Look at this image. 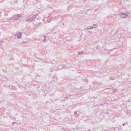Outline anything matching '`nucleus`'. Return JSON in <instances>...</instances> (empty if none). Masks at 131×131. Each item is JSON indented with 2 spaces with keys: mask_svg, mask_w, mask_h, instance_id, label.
Instances as JSON below:
<instances>
[{
  "mask_svg": "<svg viewBox=\"0 0 131 131\" xmlns=\"http://www.w3.org/2000/svg\"><path fill=\"white\" fill-rule=\"evenodd\" d=\"M63 106H64V105H63Z\"/></svg>",
  "mask_w": 131,
  "mask_h": 131,
  "instance_id": "nucleus-29",
  "label": "nucleus"
},
{
  "mask_svg": "<svg viewBox=\"0 0 131 131\" xmlns=\"http://www.w3.org/2000/svg\"><path fill=\"white\" fill-rule=\"evenodd\" d=\"M108 50H107V49L105 50V49H104L101 51V54H102V55H103L104 54H105L106 53V52H107L106 51Z\"/></svg>",
  "mask_w": 131,
  "mask_h": 131,
  "instance_id": "nucleus-4",
  "label": "nucleus"
},
{
  "mask_svg": "<svg viewBox=\"0 0 131 131\" xmlns=\"http://www.w3.org/2000/svg\"><path fill=\"white\" fill-rule=\"evenodd\" d=\"M21 17L22 16L21 14L15 15L13 17L12 19L13 20L19 19V18Z\"/></svg>",
  "mask_w": 131,
  "mask_h": 131,
  "instance_id": "nucleus-1",
  "label": "nucleus"
},
{
  "mask_svg": "<svg viewBox=\"0 0 131 131\" xmlns=\"http://www.w3.org/2000/svg\"><path fill=\"white\" fill-rule=\"evenodd\" d=\"M90 28H89V26L88 27H87V28L86 29H85L84 30H88V29H89Z\"/></svg>",
  "mask_w": 131,
  "mask_h": 131,
  "instance_id": "nucleus-14",
  "label": "nucleus"
},
{
  "mask_svg": "<svg viewBox=\"0 0 131 131\" xmlns=\"http://www.w3.org/2000/svg\"><path fill=\"white\" fill-rule=\"evenodd\" d=\"M96 48L97 49H98V47H96Z\"/></svg>",
  "mask_w": 131,
  "mask_h": 131,
  "instance_id": "nucleus-23",
  "label": "nucleus"
},
{
  "mask_svg": "<svg viewBox=\"0 0 131 131\" xmlns=\"http://www.w3.org/2000/svg\"><path fill=\"white\" fill-rule=\"evenodd\" d=\"M58 26H57V25L53 27V29H56Z\"/></svg>",
  "mask_w": 131,
  "mask_h": 131,
  "instance_id": "nucleus-13",
  "label": "nucleus"
},
{
  "mask_svg": "<svg viewBox=\"0 0 131 131\" xmlns=\"http://www.w3.org/2000/svg\"><path fill=\"white\" fill-rule=\"evenodd\" d=\"M107 115L103 112H101L100 115V117L101 118L103 119L105 116H107Z\"/></svg>",
  "mask_w": 131,
  "mask_h": 131,
  "instance_id": "nucleus-2",
  "label": "nucleus"
},
{
  "mask_svg": "<svg viewBox=\"0 0 131 131\" xmlns=\"http://www.w3.org/2000/svg\"><path fill=\"white\" fill-rule=\"evenodd\" d=\"M19 88H20V86H19Z\"/></svg>",
  "mask_w": 131,
  "mask_h": 131,
  "instance_id": "nucleus-28",
  "label": "nucleus"
},
{
  "mask_svg": "<svg viewBox=\"0 0 131 131\" xmlns=\"http://www.w3.org/2000/svg\"><path fill=\"white\" fill-rule=\"evenodd\" d=\"M126 124L127 125L128 124V123H123V124L122 125L123 126H124Z\"/></svg>",
  "mask_w": 131,
  "mask_h": 131,
  "instance_id": "nucleus-16",
  "label": "nucleus"
},
{
  "mask_svg": "<svg viewBox=\"0 0 131 131\" xmlns=\"http://www.w3.org/2000/svg\"><path fill=\"white\" fill-rule=\"evenodd\" d=\"M80 114L79 113H77V115H79Z\"/></svg>",
  "mask_w": 131,
  "mask_h": 131,
  "instance_id": "nucleus-22",
  "label": "nucleus"
},
{
  "mask_svg": "<svg viewBox=\"0 0 131 131\" xmlns=\"http://www.w3.org/2000/svg\"><path fill=\"white\" fill-rule=\"evenodd\" d=\"M120 15L121 17L123 18H124L127 16V15L123 13H121L120 14Z\"/></svg>",
  "mask_w": 131,
  "mask_h": 131,
  "instance_id": "nucleus-3",
  "label": "nucleus"
},
{
  "mask_svg": "<svg viewBox=\"0 0 131 131\" xmlns=\"http://www.w3.org/2000/svg\"><path fill=\"white\" fill-rule=\"evenodd\" d=\"M17 35L18 38H19L21 37L22 34L21 33L19 32L18 33Z\"/></svg>",
  "mask_w": 131,
  "mask_h": 131,
  "instance_id": "nucleus-5",
  "label": "nucleus"
},
{
  "mask_svg": "<svg viewBox=\"0 0 131 131\" xmlns=\"http://www.w3.org/2000/svg\"><path fill=\"white\" fill-rule=\"evenodd\" d=\"M15 123V122H13L12 123V125H14Z\"/></svg>",
  "mask_w": 131,
  "mask_h": 131,
  "instance_id": "nucleus-21",
  "label": "nucleus"
},
{
  "mask_svg": "<svg viewBox=\"0 0 131 131\" xmlns=\"http://www.w3.org/2000/svg\"><path fill=\"white\" fill-rule=\"evenodd\" d=\"M1 41H0V44H1Z\"/></svg>",
  "mask_w": 131,
  "mask_h": 131,
  "instance_id": "nucleus-25",
  "label": "nucleus"
},
{
  "mask_svg": "<svg viewBox=\"0 0 131 131\" xmlns=\"http://www.w3.org/2000/svg\"><path fill=\"white\" fill-rule=\"evenodd\" d=\"M51 72H52V71H51Z\"/></svg>",
  "mask_w": 131,
  "mask_h": 131,
  "instance_id": "nucleus-30",
  "label": "nucleus"
},
{
  "mask_svg": "<svg viewBox=\"0 0 131 131\" xmlns=\"http://www.w3.org/2000/svg\"><path fill=\"white\" fill-rule=\"evenodd\" d=\"M23 42L24 43H25L26 42Z\"/></svg>",
  "mask_w": 131,
  "mask_h": 131,
  "instance_id": "nucleus-24",
  "label": "nucleus"
},
{
  "mask_svg": "<svg viewBox=\"0 0 131 131\" xmlns=\"http://www.w3.org/2000/svg\"><path fill=\"white\" fill-rule=\"evenodd\" d=\"M26 21L28 22H31L32 20H34L33 18L30 19L29 18H26Z\"/></svg>",
  "mask_w": 131,
  "mask_h": 131,
  "instance_id": "nucleus-6",
  "label": "nucleus"
},
{
  "mask_svg": "<svg viewBox=\"0 0 131 131\" xmlns=\"http://www.w3.org/2000/svg\"><path fill=\"white\" fill-rule=\"evenodd\" d=\"M92 26L93 28H94L96 27V25L95 24H93Z\"/></svg>",
  "mask_w": 131,
  "mask_h": 131,
  "instance_id": "nucleus-11",
  "label": "nucleus"
},
{
  "mask_svg": "<svg viewBox=\"0 0 131 131\" xmlns=\"http://www.w3.org/2000/svg\"><path fill=\"white\" fill-rule=\"evenodd\" d=\"M90 29H91L92 28H93V26H89Z\"/></svg>",
  "mask_w": 131,
  "mask_h": 131,
  "instance_id": "nucleus-18",
  "label": "nucleus"
},
{
  "mask_svg": "<svg viewBox=\"0 0 131 131\" xmlns=\"http://www.w3.org/2000/svg\"><path fill=\"white\" fill-rule=\"evenodd\" d=\"M93 62H94L95 61V60H93Z\"/></svg>",
  "mask_w": 131,
  "mask_h": 131,
  "instance_id": "nucleus-26",
  "label": "nucleus"
},
{
  "mask_svg": "<svg viewBox=\"0 0 131 131\" xmlns=\"http://www.w3.org/2000/svg\"><path fill=\"white\" fill-rule=\"evenodd\" d=\"M83 51H79V52H78V53L79 54H82L83 53Z\"/></svg>",
  "mask_w": 131,
  "mask_h": 131,
  "instance_id": "nucleus-10",
  "label": "nucleus"
},
{
  "mask_svg": "<svg viewBox=\"0 0 131 131\" xmlns=\"http://www.w3.org/2000/svg\"><path fill=\"white\" fill-rule=\"evenodd\" d=\"M97 83V82L96 81H95L93 83L94 84H95L96 83Z\"/></svg>",
  "mask_w": 131,
  "mask_h": 131,
  "instance_id": "nucleus-17",
  "label": "nucleus"
},
{
  "mask_svg": "<svg viewBox=\"0 0 131 131\" xmlns=\"http://www.w3.org/2000/svg\"><path fill=\"white\" fill-rule=\"evenodd\" d=\"M10 119H14L15 120L16 119V118H14V116H12V115H10Z\"/></svg>",
  "mask_w": 131,
  "mask_h": 131,
  "instance_id": "nucleus-8",
  "label": "nucleus"
},
{
  "mask_svg": "<svg viewBox=\"0 0 131 131\" xmlns=\"http://www.w3.org/2000/svg\"><path fill=\"white\" fill-rule=\"evenodd\" d=\"M53 80L54 81H56L57 80V78L56 77L54 76L53 77Z\"/></svg>",
  "mask_w": 131,
  "mask_h": 131,
  "instance_id": "nucleus-7",
  "label": "nucleus"
},
{
  "mask_svg": "<svg viewBox=\"0 0 131 131\" xmlns=\"http://www.w3.org/2000/svg\"><path fill=\"white\" fill-rule=\"evenodd\" d=\"M46 37L45 36V38L43 40V42H45L46 41Z\"/></svg>",
  "mask_w": 131,
  "mask_h": 131,
  "instance_id": "nucleus-15",
  "label": "nucleus"
},
{
  "mask_svg": "<svg viewBox=\"0 0 131 131\" xmlns=\"http://www.w3.org/2000/svg\"><path fill=\"white\" fill-rule=\"evenodd\" d=\"M66 112L68 113H70L71 112V111L69 110H66Z\"/></svg>",
  "mask_w": 131,
  "mask_h": 131,
  "instance_id": "nucleus-12",
  "label": "nucleus"
},
{
  "mask_svg": "<svg viewBox=\"0 0 131 131\" xmlns=\"http://www.w3.org/2000/svg\"><path fill=\"white\" fill-rule=\"evenodd\" d=\"M77 112L76 111L74 112V115H75V114H77Z\"/></svg>",
  "mask_w": 131,
  "mask_h": 131,
  "instance_id": "nucleus-19",
  "label": "nucleus"
},
{
  "mask_svg": "<svg viewBox=\"0 0 131 131\" xmlns=\"http://www.w3.org/2000/svg\"><path fill=\"white\" fill-rule=\"evenodd\" d=\"M38 14H36V15H35L34 16H32V17L31 18H33L34 20L36 17V15H37Z\"/></svg>",
  "mask_w": 131,
  "mask_h": 131,
  "instance_id": "nucleus-9",
  "label": "nucleus"
},
{
  "mask_svg": "<svg viewBox=\"0 0 131 131\" xmlns=\"http://www.w3.org/2000/svg\"><path fill=\"white\" fill-rule=\"evenodd\" d=\"M109 89V88H106V89H105L104 90V91H105V90H108Z\"/></svg>",
  "mask_w": 131,
  "mask_h": 131,
  "instance_id": "nucleus-20",
  "label": "nucleus"
},
{
  "mask_svg": "<svg viewBox=\"0 0 131 131\" xmlns=\"http://www.w3.org/2000/svg\"><path fill=\"white\" fill-rule=\"evenodd\" d=\"M57 100H58L57 99H56V100H56V101H57Z\"/></svg>",
  "mask_w": 131,
  "mask_h": 131,
  "instance_id": "nucleus-27",
  "label": "nucleus"
}]
</instances>
